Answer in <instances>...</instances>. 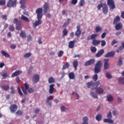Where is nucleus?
Returning <instances> with one entry per match:
<instances>
[{"mask_svg":"<svg viewBox=\"0 0 124 124\" xmlns=\"http://www.w3.org/2000/svg\"><path fill=\"white\" fill-rule=\"evenodd\" d=\"M2 19L6 21V20H7V16H6V15H4L2 16Z\"/></svg>","mask_w":124,"mask_h":124,"instance_id":"338daca9","label":"nucleus"},{"mask_svg":"<svg viewBox=\"0 0 124 124\" xmlns=\"http://www.w3.org/2000/svg\"><path fill=\"white\" fill-rule=\"evenodd\" d=\"M75 42H76V40H74V41H71L69 42L68 47L70 49H73V48H74Z\"/></svg>","mask_w":124,"mask_h":124,"instance_id":"dca6fc26","label":"nucleus"},{"mask_svg":"<svg viewBox=\"0 0 124 124\" xmlns=\"http://www.w3.org/2000/svg\"><path fill=\"white\" fill-rule=\"evenodd\" d=\"M21 19L25 22H30V19L23 15H21Z\"/></svg>","mask_w":124,"mask_h":124,"instance_id":"c85d7f7f","label":"nucleus"},{"mask_svg":"<svg viewBox=\"0 0 124 124\" xmlns=\"http://www.w3.org/2000/svg\"><path fill=\"white\" fill-rule=\"evenodd\" d=\"M44 14H47L49 9H50V5L47 2H45V4L43 5Z\"/></svg>","mask_w":124,"mask_h":124,"instance_id":"39448f33","label":"nucleus"},{"mask_svg":"<svg viewBox=\"0 0 124 124\" xmlns=\"http://www.w3.org/2000/svg\"><path fill=\"white\" fill-rule=\"evenodd\" d=\"M11 93H12V94H14L15 93V89H14V87H13V86H11Z\"/></svg>","mask_w":124,"mask_h":124,"instance_id":"bf43d9fd","label":"nucleus"},{"mask_svg":"<svg viewBox=\"0 0 124 124\" xmlns=\"http://www.w3.org/2000/svg\"><path fill=\"white\" fill-rule=\"evenodd\" d=\"M115 56V52L114 51L108 52L105 55V58H113Z\"/></svg>","mask_w":124,"mask_h":124,"instance_id":"f8f14e48","label":"nucleus"},{"mask_svg":"<svg viewBox=\"0 0 124 124\" xmlns=\"http://www.w3.org/2000/svg\"><path fill=\"white\" fill-rule=\"evenodd\" d=\"M69 67V64L68 62L65 63L62 68V70H64V69H66V68H68Z\"/></svg>","mask_w":124,"mask_h":124,"instance_id":"79ce46f5","label":"nucleus"},{"mask_svg":"<svg viewBox=\"0 0 124 124\" xmlns=\"http://www.w3.org/2000/svg\"><path fill=\"white\" fill-rule=\"evenodd\" d=\"M95 31V32H99L102 31V28L100 26H96Z\"/></svg>","mask_w":124,"mask_h":124,"instance_id":"c9c22d12","label":"nucleus"},{"mask_svg":"<svg viewBox=\"0 0 124 124\" xmlns=\"http://www.w3.org/2000/svg\"><path fill=\"white\" fill-rule=\"evenodd\" d=\"M95 62V60L94 59H91L85 62L84 65L85 66H89L90 65H92V64H93V63H94Z\"/></svg>","mask_w":124,"mask_h":124,"instance_id":"9d476101","label":"nucleus"},{"mask_svg":"<svg viewBox=\"0 0 124 124\" xmlns=\"http://www.w3.org/2000/svg\"><path fill=\"white\" fill-rule=\"evenodd\" d=\"M21 27H22V22L21 21H19L16 24V30L17 31H20L21 30Z\"/></svg>","mask_w":124,"mask_h":124,"instance_id":"a878e982","label":"nucleus"},{"mask_svg":"<svg viewBox=\"0 0 124 124\" xmlns=\"http://www.w3.org/2000/svg\"><path fill=\"white\" fill-rule=\"evenodd\" d=\"M98 36V34H93L91 35L88 36L87 37V40H91V39H94V38H96Z\"/></svg>","mask_w":124,"mask_h":124,"instance_id":"aec40b11","label":"nucleus"},{"mask_svg":"<svg viewBox=\"0 0 124 124\" xmlns=\"http://www.w3.org/2000/svg\"><path fill=\"white\" fill-rule=\"evenodd\" d=\"M48 83L52 84V83H55V78L53 77H50L48 78Z\"/></svg>","mask_w":124,"mask_h":124,"instance_id":"37998d69","label":"nucleus"},{"mask_svg":"<svg viewBox=\"0 0 124 124\" xmlns=\"http://www.w3.org/2000/svg\"><path fill=\"white\" fill-rule=\"evenodd\" d=\"M62 55H63V51L60 50L58 54V57H59V58H61V57L62 56Z\"/></svg>","mask_w":124,"mask_h":124,"instance_id":"6e6d98bb","label":"nucleus"},{"mask_svg":"<svg viewBox=\"0 0 124 124\" xmlns=\"http://www.w3.org/2000/svg\"><path fill=\"white\" fill-rule=\"evenodd\" d=\"M123 49H124V47H123V46H121L120 47L118 48V49L117 50V52L119 53V52H121V51H122V50H123Z\"/></svg>","mask_w":124,"mask_h":124,"instance_id":"69168bd1","label":"nucleus"},{"mask_svg":"<svg viewBox=\"0 0 124 124\" xmlns=\"http://www.w3.org/2000/svg\"><path fill=\"white\" fill-rule=\"evenodd\" d=\"M19 34L20 36L22 38H26V37H27V35L26 34L25 31H21Z\"/></svg>","mask_w":124,"mask_h":124,"instance_id":"7c9ffc66","label":"nucleus"},{"mask_svg":"<svg viewBox=\"0 0 124 124\" xmlns=\"http://www.w3.org/2000/svg\"><path fill=\"white\" fill-rule=\"evenodd\" d=\"M107 118L108 119H112V112L111 111H109L108 114Z\"/></svg>","mask_w":124,"mask_h":124,"instance_id":"e2e57ef3","label":"nucleus"},{"mask_svg":"<svg viewBox=\"0 0 124 124\" xmlns=\"http://www.w3.org/2000/svg\"><path fill=\"white\" fill-rule=\"evenodd\" d=\"M0 88L3 91H8L9 90V86L7 85H3L0 86Z\"/></svg>","mask_w":124,"mask_h":124,"instance_id":"393cba45","label":"nucleus"},{"mask_svg":"<svg viewBox=\"0 0 124 124\" xmlns=\"http://www.w3.org/2000/svg\"><path fill=\"white\" fill-rule=\"evenodd\" d=\"M11 113H14L18 110V106L16 104H12L9 107Z\"/></svg>","mask_w":124,"mask_h":124,"instance_id":"20e7f679","label":"nucleus"},{"mask_svg":"<svg viewBox=\"0 0 124 124\" xmlns=\"http://www.w3.org/2000/svg\"><path fill=\"white\" fill-rule=\"evenodd\" d=\"M43 9L42 8H39L36 9V13L37 14V18L38 20L36 21L33 24V27L36 28L37 26L39 25H41L42 24V21H41V19H42Z\"/></svg>","mask_w":124,"mask_h":124,"instance_id":"f257e3e1","label":"nucleus"},{"mask_svg":"<svg viewBox=\"0 0 124 124\" xmlns=\"http://www.w3.org/2000/svg\"><path fill=\"white\" fill-rule=\"evenodd\" d=\"M119 83L121 85H124V78H119Z\"/></svg>","mask_w":124,"mask_h":124,"instance_id":"ea45409f","label":"nucleus"},{"mask_svg":"<svg viewBox=\"0 0 124 124\" xmlns=\"http://www.w3.org/2000/svg\"><path fill=\"white\" fill-rule=\"evenodd\" d=\"M121 21V18L119 16H116L115 18H114V20H113V24L114 25H116L119 23Z\"/></svg>","mask_w":124,"mask_h":124,"instance_id":"b1692460","label":"nucleus"},{"mask_svg":"<svg viewBox=\"0 0 124 124\" xmlns=\"http://www.w3.org/2000/svg\"><path fill=\"white\" fill-rule=\"evenodd\" d=\"M83 122L82 123V124H89V123L88 122V121H89V119L87 117H83Z\"/></svg>","mask_w":124,"mask_h":124,"instance_id":"72a5a7b5","label":"nucleus"},{"mask_svg":"<svg viewBox=\"0 0 124 124\" xmlns=\"http://www.w3.org/2000/svg\"><path fill=\"white\" fill-rule=\"evenodd\" d=\"M108 101H113V96L111 95H108L107 96Z\"/></svg>","mask_w":124,"mask_h":124,"instance_id":"09e8293b","label":"nucleus"},{"mask_svg":"<svg viewBox=\"0 0 124 124\" xmlns=\"http://www.w3.org/2000/svg\"><path fill=\"white\" fill-rule=\"evenodd\" d=\"M1 76H2L3 78L4 79H6V78H7V77H8L9 75L8 73L6 72H4L3 74H1Z\"/></svg>","mask_w":124,"mask_h":124,"instance_id":"4c0bfd02","label":"nucleus"},{"mask_svg":"<svg viewBox=\"0 0 124 124\" xmlns=\"http://www.w3.org/2000/svg\"><path fill=\"white\" fill-rule=\"evenodd\" d=\"M123 58H120L118 62H117V65L118 66H121L123 64V60H122Z\"/></svg>","mask_w":124,"mask_h":124,"instance_id":"de8ad7c7","label":"nucleus"},{"mask_svg":"<svg viewBox=\"0 0 124 124\" xmlns=\"http://www.w3.org/2000/svg\"><path fill=\"white\" fill-rule=\"evenodd\" d=\"M97 9L98 10H101V7H103V4L102 3H100V4H98L97 5Z\"/></svg>","mask_w":124,"mask_h":124,"instance_id":"603ef678","label":"nucleus"},{"mask_svg":"<svg viewBox=\"0 0 124 124\" xmlns=\"http://www.w3.org/2000/svg\"><path fill=\"white\" fill-rule=\"evenodd\" d=\"M115 30L116 31H120L123 29V24L122 23L119 22L115 25Z\"/></svg>","mask_w":124,"mask_h":124,"instance_id":"ddd939ff","label":"nucleus"},{"mask_svg":"<svg viewBox=\"0 0 124 124\" xmlns=\"http://www.w3.org/2000/svg\"><path fill=\"white\" fill-rule=\"evenodd\" d=\"M6 3V1L5 0H0V6H4Z\"/></svg>","mask_w":124,"mask_h":124,"instance_id":"49530a36","label":"nucleus"},{"mask_svg":"<svg viewBox=\"0 0 124 124\" xmlns=\"http://www.w3.org/2000/svg\"><path fill=\"white\" fill-rule=\"evenodd\" d=\"M75 34L76 36H80L81 35V26L78 25L77 26V31H76Z\"/></svg>","mask_w":124,"mask_h":124,"instance_id":"1a4fd4ad","label":"nucleus"},{"mask_svg":"<svg viewBox=\"0 0 124 124\" xmlns=\"http://www.w3.org/2000/svg\"><path fill=\"white\" fill-rule=\"evenodd\" d=\"M103 54H104V49H101L96 54V58H99L101 57Z\"/></svg>","mask_w":124,"mask_h":124,"instance_id":"6ab92c4d","label":"nucleus"},{"mask_svg":"<svg viewBox=\"0 0 124 124\" xmlns=\"http://www.w3.org/2000/svg\"><path fill=\"white\" fill-rule=\"evenodd\" d=\"M100 42L101 43L102 47H104V46L106 45V42L105 41V40H102V41H100Z\"/></svg>","mask_w":124,"mask_h":124,"instance_id":"052dcab7","label":"nucleus"},{"mask_svg":"<svg viewBox=\"0 0 124 124\" xmlns=\"http://www.w3.org/2000/svg\"><path fill=\"white\" fill-rule=\"evenodd\" d=\"M100 85V81L98 80L95 82H93V87H92V90H94V89H97V87Z\"/></svg>","mask_w":124,"mask_h":124,"instance_id":"a211bd4d","label":"nucleus"},{"mask_svg":"<svg viewBox=\"0 0 124 124\" xmlns=\"http://www.w3.org/2000/svg\"><path fill=\"white\" fill-rule=\"evenodd\" d=\"M78 2V0H72L71 3L74 5H75Z\"/></svg>","mask_w":124,"mask_h":124,"instance_id":"0e129e2a","label":"nucleus"},{"mask_svg":"<svg viewBox=\"0 0 124 124\" xmlns=\"http://www.w3.org/2000/svg\"><path fill=\"white\" fill-rule=\"evenodd\" d=\"M53 97H54V96H50L49 97H47V99L46 100V103H49V102L50 101V100H52Z\"/></svg>","mask_w":124,"mask_h":124,"instance_id":"8fccbe9b","label":"nucleus"},{"mask_svg":"<svg viewBox=\"0 0 124 124\" xmlns=\"http://www.w3.org/2000/svg\"><path fill=\"white\" fill-rule=\"evenodd\" d=\"M54 87H55V84H52L49 85V93L51 94H52V93H54V90H55V88Z\"/></svg>","mask_w":124,"mask_h":124,"instance_id":"412c9836","label":"nucleus"},{"mask_svg":"<svg viewBox=\"0 0 124 124\" xmlns=\"http://www.w3.org/2000/svg\"><path fill=\"white\" fill-rule=\"evenodd\" d=\"M95 119L96 121L99 122L101 119H102V115L101 114H98L95 116Z\"/></svg>","mask_w":124,"mask_h":124,"instance_id":"e433bc0d","label":"nucleus"},{"mask_svg":"<svg viewBox=\"0 0 124 124\" xmlns=\"http://www.w3.org/2000/svg\"><path fill=\"white\" fill-rule=\"evenodd\" d=\"M20 4L21 5L20 8L22 9L26 8V2H25V0H20Z\"/></svg>","mask_w":124,"mask_h":124,"instance_id":"5701e85b","label":"nucleus"},{"mask_svg":"<svg viewBox=\"0 0 124 124\" xmlns=\"http://www.w3.org/2000/svg\"><path fill=\"white\" fill-rule=\"evenodd\" d=\"M90 50L92 53H95L96 52V47L95 46H92L90 47Z\"/></svg>","mask_w":124,"mask_h":124,"instance_id":"c03bdc74","label":"nucleus"},{"mask_svg":"<svg viewBox=\"0 0 124 124\" xmlns=\"http://www.w3.org/2000/svg\"><path fill=\"white\" fill-rule=\"evenodd\" d=\"M91 87L92 88H93V81H91L90 82L87 83V87L88 89H90Z\"/></svg>","mask_w":124,"mask_h":124,"instance_id":"473e14b6","label":"nucleus"},{"mask_svg":"<svg viewBox=\"0 0 124 124\" xmlns=\"http://www.w3.org/2000/svg\"><path fill=\"white\" fill-rule=\"evenodd\" d=\"M102 67V62L101 61H98L94 66V73L96 74L93 77V81H97L98 77L97 74L100 73L101 71V67Z\"/></svg>","mask_w":124,"mask_h":124,"instance_id":"f03ea898","label":"nucleus"},{"mask_svg":"<svg viewBox=\"0 0 124 124\" xmlns=\"http://www.w3.org/2000/svg\"><path fill=\"white\" fill-rule=\"evenodd\" d=\"M100 43H101V42L96 39H93L92 41V44L93 45V46H97V45H99Z\"/></svg>","mask_w":124,"mask_h":124,"instance_id":"4be33fe9","label":"nucleus"},{"mask_svg":"<svg viewBox=\"0 0 124 124\" xmlns=\"http://www.w3.org/2000/svg\"><path fill=\"white\" fill-rule=\"evenodd\" d=\"M28 91L29 93H34V89L33 88H29V89Z\"/></svg>","mask_w":124,"mask_h":124,"instance_id":"680f3d73","label":"nucleus"},{"mask_svg":"<svg viewBox=\"0 0 124 124\" xmlns=\"http://www.w3.org/2000/svg\"><path fill=\"white\" fill-rule=\"evenodd\" d=\"M107 3L108 5L109 6L110 9H114V8L116 7V5H115L114 0H108Z\"/></svg>","mask_w":124,"mask_h":124,"instance_id":"0eeeda50","label":"nucleus"},{"mask_svg":"<svg viewBox=\"0 0 124 124\" xmlns=\"http://www.w3.org/2000/svg\"><path fill=\"white\" fill-rule=\"evenodd\" d=\"M90 95H92L93 98H96L97 99H98V96H97V94L91 91L90 93Z\"/></svg>","mask_w":124,"mask_h":124,"instance_id":"c756f323","label":"nucleus"},{"mask_svg":"<svg viewBox=\"0 0 124 124\" xmlns=\"http://www.w3.org/2000/svg\"><path fill=\"white\" fill-rule=\"evenodd\" d=\"M22 73H23V72L22 71L17 70L12 74L11 77L12 78H13L14 77H16L18 76V75H20V74H22Z\"/></svg>","mask_w":124,"mask_h":124,"instance_id":"9b49d317","label":"nucleus"},{"mask_svg":"<svg viewBox=\"0 0 124 124\" xmlns=\"http://www.w3.org/2000/svg\"><path fill=\"white\" fill-rule=\"evenodd\" d=\"M95 92L96 93H97L99 94H102V93L104 94V90L101 87H99L96 88Z\"/></svg>","mask_w":124,"mask_h":124,"instance_id":"2eb2a0df","label":"nucleus"},{"mask_svg":"<svg viewBox=\"0 0 124 124\" xmlns=\"http://www.w3.org/2000/svg\"><path fill=\"white\" fill-rule=\"evenodd\" d=\"M39 81V75L37 74H35L34 75L32 79V81L34 83H37Z\"/></svg>","mask_w":124,"mask_h":124,"instance_id":"f3484780","label":"nucleus"},{"mask_svg":"<svg viewBox=\"0 0 124 124\" xmlns=\"http://www.w3.org/2000/svg\"><path fill=\"white\" fill-rule=\"evenodd\" d=\"M15 114L16 115V116H22V115H23V111L20 110H17Z\"/></svg>","mask_w":124,"mask_h":124,"instance_id":"a19ab883","label":"nucleus"},{"mask_svg":"<svg viewBox=\"0 0 124 124\" xmlns=\"http://www.w3.org/2000/svg\"><path fill=\"white\" fill-rule=\"evenodd\" d=\"M62 32L63 36H65L67 35V33H68V31L67 29H66V28H64Z\"/></svg>","mask_w":124,"mask_h":124,"instance_id":"58836bf2","label":"nucleus"},{"mask_svg":"<svg viewBox=\"0 0 124 124\" xmlns=\"http://www.w3.org/2000/svg\"><path fill=\"white\" fill-rule=\"evenodd\" d=\"M1 53L3 56L5 57L6 58H10V55L4 51V50H2Z\"/></svg>","mask_w":124,"mask_h":124,"instance_id":"cd10ccee","label":"nucleus"},{"mask_svg":"<svg viewBox=\"0 0 124 124\" xmlns=\"http://www.w3.org/2000/svg\"><path fill=\"white\" fill-rule=\"evenodd\" d=\"M102 11L104 14L106 15L107 13H108V6L106 5V4H105L103 5V8H102Z\"/></svg>","mask_w":124,"mask_h":124,"instance_id":"4468645a","label":"nucleus"},{"mask_svg":"<svg viewBox=\"0 0 124 124\" xmlns=\"http://www.w3.org/2000/svg\"><path fill=\"white\" fill-rule=\"evenodd\" d=\"M73 65L75 68V69H77V67L78 66V61L76 60L75 61L73 62Z\"/></svg>","mask_w":124,"mask_h":124,"instance_id":"f704fd0d","label":"nucleus"},{"mask_svg":"<svg viewBox=\"0 0 124 124\" xmlns=\"http://www.w3.org/2000/svg\"><path fill=\"white\" fill-rule=\"evenodd\" d=\"M109 62V59H106L104 60V69H106L107 70V69H109L110 68V64L109 63H108Z\"/></svg>","mask_w":124,"mask_h":124,"instance_id":"6e6552de","label":"nucleus"},{"mask_svg":"<svg viewBox=\"0 0 124 124\" xmlns=\"http://www.w3.org/2000/svg\"><path fill=\"white\" fill-rule=\"evenodd\" d=\"M79 4L80 5V6H83V5L85 4V0H80Z\"/></svg>","mask_w":124,"mask_h":124,"instance_id":"864d4df0","label":"nucleus"},{"mask_svg":"<svg viewBox=\"0 0 124 124\" xmlns=\"http://www.w3.org/2000/svg\"><path fill=\"white\" fill-rule=\"evenodd\" d=\"M68 76L70 79H73L75 78V75H74V73L73 72L69 73Z\"/></svg>","mask_w":124,"mask_h":124,"instance_id":"2f4dec72","label":"nucleus"},{"mask_svg":"<svg viewBox=\"0 0 124 124\" xmlns=\"http://www.w3.org/2000/svg\"><path fill=\"white\" fill-rule=\"evenodd\" d=\"M24 86L25 87V88L23 87L21 88V90L23 93H24V94H28V90L30 89V86H29V84H28V83H24Z\"/></svg>","mask_w":124,"mask_h":124,"instance_id":"423d86ee","label":"nucleus"},{"mask_svg":"<svg viewBox=\"0 0 124 124\" xmlns=\"http://www.w3.org/2000/svg\"><path fill=\"white\" fill-rule=\"evenodd\" d=\"M9 31H14V26L13 25H10L9 27Z\"/></svg>","mask_w":124,"mask_h":124,"instance_id":"4d7b16f0","label":"nucleus"},{"mask_svg":"<svg viewBox=\"0 0 124 124\" xmlns=\"http://www.w3.org/2000/svg\"><path fill=\"white\" fill-rule=\"evenodd\" d=\"M31 53L30 52H28L25 54H24V58H25V59H28V58H30V57H31Z\"/></svg>","mask_w":124,"mask_h":124,"instance_id":"a18cd8bd","label":"nucleus"},{"mask_svg":"<svg viewBox=\"0 0 124 124\" xmlns=\"http://www.w3.org/2000/svg\"><path fill=\"white\" fill-rule=\"evenodd\" d=\"M16 45L12 44L11 45L10 48H11V49H16Z\"/></svg>","mask_w":124,"mask_h":124,"instance_id":"774afa93","label":"nucleus"},{"mask_svg":"<svg viewBox=\"0 0 124 124\" xmlns=\"http://www.w3.org/2000/svg\"><path fill=\"white\" fill-rule=\"evenodd\" d=\"M104 123H108V124H113L114 121L111 119H104Z\"/></svg>","mask_w":124,"mask_h":124,"instance_id":"bb28decb","label":"nucleus"},{"mask_svg":"<svg viewBox=\"0 0 124 124\" xmlns=\"http://www.w3.org/2000/svg\"><path fill=\"white\" fill-rule=\"evenodd\" d=\"M106 76L108 79H112V76H111V74L109 73H107L106 74Z\"/></svg>","mask_w":124,"mask_h":124,"instance_id":"3c124183","label":"nucleus"},{"mask_svg":"<svg viewBox=\"0 0 124 124\" xmlns=\"http://www.w3.org/2000/svg\"><path fill=\"white\" fill-rule=\"evenodd\" d=\"M16 5H17L16 0H9L7 4V7H16Z\"/></svg>","mask_w":124,"mask_h":124,"instance_id":"7ed1b4c3","label":"nucleus"},{"mask_svg":"<svg viewBox=\"0 0 124 124\" xmlns=\"http://www.w3.org/2000/svg\"><path fill=\"white\" fill-rule=\"evenodd\" d=\"M17 91L19 95H21V96L23 95V93L22 92V91H21V89H20L19 87H17Z\"/></svg>","mask_w":124,"mask_h":124,"instance_id":"5fc2aeb1","label":"nucleus"},{"mask_svg":"<svg viewBox=\"0 0 124 124\" xmlns=\"http://www.w3.org/2000/svg\"><path fill=\"white\" fill-rule=\"evenodd\" d=\"M19 22H21V21L19 20L18 18H15L13 21L14 24H16V25H17Z\"/></svg>","mask_w":124,"mask_h":124,"instance_id":"13d9d810","label":"nucleus"}]
</instances>
